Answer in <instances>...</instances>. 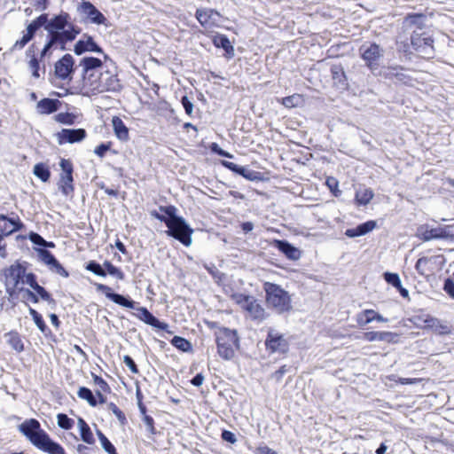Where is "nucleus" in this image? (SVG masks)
I'll use <instances>...</instances> for the list:
<instances>
[{
    "mask_svg": "<svg viewBox=\"0 0 454 454\" xmlns=\"http://www.w3.org/2000/svg\"><path fill=\"white\" fill-rule=\"evenodd\" d=\"M12 298L10 297L6 291L4 292L3 289H0V312L9 307Z\"/></svg>",
    "mask_w": 454,
    "mask_h": 454,
    "instance_id": "52",
    "label": "nucleus"
},
{
    "mask_svg": "<svg viewBox=\"0 0 454 454\" xmlns=\"http://www.w3.org/2000/svg\"><path fill=\"white\" fill-rule=\"evenodd\" d=\"M19 431L37 450L47 454H67L64 447L53 441L49 434L43 430L36 419H28L18 427Z\"/></svg>",
    "mask_w": 454,
    "mask_h": 454,
    "instance_id": "2",
    "label": "nucleus"
},
{
    "mask_svg": "<svg viewBox=\"0 0 454 454\" xmlns=\"http://www.w3.org/2000/svg\"><path fill=\"white\" fill-rule=\"evenodd\" d=\"M30 240L35 244V245H38V246H45L47 245V241L39 234L37 233H32L30 235Z\"/></svg>",
    "mask_w": 454,
    "mask_h": 454,
    "instance_id": "62",
    "label": "nucleus"
},
{
    "mask_svg": "<svg viewBox=\"0 0 454 454\" xmlns=\"http://www.w3.org/2000/svg\"><path fill=\"white\" fill-rule=\"evenodd\" d=\"M373 309H364L356 316V322L360 326H364L373 321Z\"/></svg>",
    "mask_w": 454,
    "mask_h": 454,
    "instance_id": "44",
    "label": "nucleus"
},
{
    "mask_svg": "<svg viewBox=\"0 0 454 454\" xmlns=\"http://www.w3.org/2000/svg\"><path fill=\"white\" fill-rule=\"evenodd\" d=\"M29 314L32 317V318H33L35 324L36 325V326L38 327V329L43 333H44L46 336L48 335V333H51V330L49 329V327L45 324L42 315L37 310H35V309L30 308L29 309Z\"/></svg>",
    "mask_w": 454,
    "mask_h": 454,
    "instance_id": "36",
    "label": "nucleus"
},
{
    "mask_svg": "<svg viewBox=\"0 0 454 454\" xmlns=\"http://www.w3.org/2000/svg\"><path fill=\"white\" fill-rule=\"evenodd\" d=\"M159 209L163 214L153 210L151 212V215L166 224L168 236L173 237L184 246H189L192 243L193 231L181 216L176 215V207L173 205L160 206Z\"/></svg>",
    "mask_w": 454,
    "mask_h": 454,
    "instance_id": "3",
    "label": "nucleus"
},
{
    "mask_svg": "<svg viewBox=\"0 0 454 454\" xmlns=\"http://www.w3.org/2000/svg\"><path fill=\"white\" fill-rule=\"evenodd\" d=\"M256 454H277V452L267 446H262L257 448Z\"/></svg>",
    "mask_w": 454,
    "mask_h": 454,
    "instance_id": "64",
    "label": "nucleus"
},
{
    "mask_svg": "<svg viewBox=\"0 0 454 454\" xmlns=\"http://www.w3.org/2000/svg\"><path fill=\"white\" fill-rule=\"evenodd\" d=\"M85 269L89 271L93 272L94 274H96L98 276H100V277L106 276V271L101 267V265L99 263H98L95 261L89 262L86 264Z\"/></svg>",
    "mask_w": 454,
    "mask_h": 454,
    "instance_id": "49",
    "label": "nucleus"
},
{
    "mask_svg": "<svg viewBox=\"0 0 454 454\" xmlns=\"http://www.w3.org/2000/svg\"><path fill=\"white\" fill-rule=\"evenodd\" d=\"M77 11L81 14H83L93 24H106V18L105 15L89 1L82 0L78 4Z\"/></svg>",
    "mask_w": 454,
    "mask_h": 454,
    "instance_id": "14",
    "label": "nucleus"
},
{
    "mask_svg": "<svg viewBox=\"0 0 454 454\" xmlns=\"http://www.w3.org/2000/svg\"><path fill=\"white\" fill-rule=\"evenodd\" d=\"M181 103L185 110V113L188 114V115H191L192 113V108H193V106H192V103L189 100V98H187V96H184L181 99Z\"/></svg>",
    "mask_w": 454,
    "mask_h": 454,
    "instance_id": "61",
    "label": "nucleus"
},
{
    "mask_svg": "<svg viewBox=\"0 0 454 454\" xmlns=\"http://www.w3.org/2000/svg\"><path fill=\"white\" fill-rule=\"evenodd\" d=\"M274 245L288 259L298 260L301 257V251L287 241L275 240Z\"/></svg>",
    "mask_w": 454,
    "mask_h": 454,
    "instance_id": "26",
    "label": "nucleus"
},
{
    "mask_svg": "<svg viewBox=\"0 0 454 454\" xmlns=\"http://www.w3.org/2000/svg\"><path fill=\"white\" fill-rule=\"evenodd\" d=\"M87 136L84 129H63L58 133V142L59 145L67 143L74 144L82 141Z\"/></svg>",
    "mask_w": 454,
    "mask_h": 454,
    "instance_id": "16",
    "label": "nucleus"
},
{
    "mask_svg": "<svg viewBox=\"0 0 454 454\" xmlns=\"http://www.w3.org/2000/svg\"><path fill=\"white\" fill-rule=\"evenodd\" d=\"M6 343L18 354L25 350V344L22 335L17 330H11L4 333Z\"/></svg>",
    "mask_w": 454,
    "mask_h": 454,
    "instance_id": "24",
    "label": "nucleus"
},
{
    "mask_svg": "<svg viewBox=\"0 0 454 454\" xmlns=\"http://www.w3.org/2000/svg\"><path fill=\"white\" fill-rule=\"evenodd\" d=\"M268 349L272 352L284 353L287 350L288 344L285 337L275 330H270L266 340Z\"/></svg>",
    "mask_w": 454,
    "mask_h": 454,
    "instance_id": "19",
    "label": "nucleus"
},
{
    "mask_svg": "<svg viewBox=\"0 0 454 454\" xmlns=\"http://www.w3.org/2000/svg\"><path fill=\"white\" fill-rule=\"evenodd\" d=\"M222 438H223V441H225L227 442H230V443H232V444L237 442L236 435L232 432L228 431V430L223 431Z\"/></svg>",
    "mask_w": 454,
    "mask_h": 454,
    "instance_id": "60",
    "label": "nucleus"
},
{
    "mask_svg": "<svg viewBox=\"0 0 454 454\" xmlns=\"http://www.w3.org/2000/svg\"><path fill=\"white\" fill-rule=\"evenodd\" d=\"M23 223L19 217L16 219L9 218L4 215H0V243L4 238L12 235V233L21 230ZM7 254L5 245L0 244V256L5 257Z\"/></svg>",
    "mask_w": 454,
    "mask_h": 454,
    "instance_id": "9",
    "label": "nucleus"
},
{
    "mask_svg": "<svg viewBox=\"0 0 454 454\" xmlns=\"http://www.w3.org/2000/svg\"><path fill=\"white\" fill-rule=\"evenodd\" d=\"M50 20H48V14L43 13L35 19L27 27L26 33L23 34L22 37L16 41L13 44L14 50H21L35 36L36 31L43 26H46Z\"/></svg>",
    "mask_w": 454,
    "mask_h": 454,
    "instance_id": "10",
    "label": "nucleus"
},
{
    "mask_svg": "<svg viewBox=\"0 0 454 454\" xmlns=\"http://www.w3.org/2000/svg\"><path fill=\"white\" fill-rule=\"evenodd\" d=\"M91 377L94 384L99 387V390H97L94 395L90 388L81 387L77 391V395L79 398L85 400L91 407H96L98 404L106 403V395L111 393V387L101 376L91 373Z\"/></svg>",
    "mask_w": 454,
    "mask_h": 454,
    "instance_id": "8",
    "label": "nucleus"
},
{
    "mask_svg": "<svg viewBox=\"0 0 454 454\" xmlns=\"http://www.w3.org/2000/svg\"><path fill=\"white\" fill-rule=\"evenodd\" d=\"M27 270V262L15 261L9 267L4 270V277L6 286L11 287L6 288L7 294L10 297H17L20 294L25 292L24 278Z\"/></svg>",
    "mask_w": 454,
    "mask_h": 454,
    "instance_id": "5",
    "label": "nucleus"
},
{
    "mask_svg": "<svg viewBox=\"0 0 454 454\" xmlns=\"http://www.w3.org/2000/svg\"><path fill=\"white\" fill-rule=\"evenodd\" d=\"M144 422L147 427V430L152 434H156V428H155V426H154V419L153 417L149 416V415H145L144 416Z\"/></svg>",
    "mask_w": 454,
    "mask_h": 454,
    "instance_id": "59",
    "label": "nucleus"
},
{
    "mask_svg": "<svg viewBox=\"0 0 454 454\" xmlns=\"http://www.w3.org/2000/svg\"><path fill=\"white\" fill-rule=\"evenodd\" d=\"M230 296L245 311H247V309L250 306V303L254 299V297L250 296V295H245L242 294H235V293H231Z\"/></svg>",
    "mask_w": 454,
    "mask_h": 454,
    "instance_id": "37",
    "label": "nucleus"
},
{
    "mask_svg": "<svg viewBox=\"0 0 454 454\" xmlns=\"http://www.w3.org/2000/svg\"><path fill=\"white\" fill-rule=\"evenodd\" d=\"M325 184L330 189V191L334 194V196H339L340 194V191L338 189L339 182L334 177H327L325 181Z\"/></svg>",
    "mask_w": 454,
    "mask_h": 454,
    "instance_id": "53",
    "label": "nucleus"
},
{
    "mask_svg": "<svg viewBox=\"0 0 454 454\" xmlns=\"http://www.w3.org/2000/svg\"><path fill=\"white\" fill-rule=\"evenodd\" d=\"M45 29L47 40L43 49L33 43L26 51L27 64L35 78L40 77L41 70L45 73V60L51 58L54 51H67V44L74 42L82 32L81 27L74 24L71 15L65 11L54 15Z\"/></svg>",
    "mask_w": 454,
    "mask_h": 454,
    "instance_id": "1",
    "label": "nucleus"
},
{
    "mask_svg": "<svg viewBox=\"0 0 454 454\" xmlns=\"http://www.w3.org/2000/svg\"><path fill=\"white\" fill-rule=\"evenodd\" d=\"M135 316L139 320L155 328L160 330H166L168 328V325L166 323L160 322L145 307L137 308Z\"/></svg>",
    "mask_w": 454,
    "mask_h": 454,
    "instance_id": "22",
    "label": "nucleus"
},
{
    "mask_svg": "<svg viewBox=\"0 0 454 454\" xmlns=\"http://www.w3.org/2000/svg\"><path fill=\"white\" fill-rule=\"evenodd\" d=\"M443 289L454 299V271L453 274L445 280Z\"/></svg>",
    "mask_w": 454,
    "mask_h": 454,
    "instance_id": "54",
    "label": "nucleus"
},
{
    "mask_svg": "<svg viewBox=\"0 0 454 454\" xmlns=\"http://www.w3.org/2000/svg\"><path fill=\"white\" fill-rule=\"evenodd\" d=\"M170 343L177 349L187 352L192 349V344L186 339L180 336H174Z\"/></svg>",
    "mask_w": 454,
    "mask_h": 454,
    "instance_id": "41",
    "label": "nucleus"
},
{
    "mask_svg": "<svg viewBox=\"0 0 454 454\" xmlns=\"http://www.w3.org/2000/svg\"><path fill=\"white\" fill-rule=\"evenodd\" d=\"M28 285L32 289L35 288L39 284L37 282V277L33 272L26 271V277L24 278V285Z\"/></svg>",
    "mask_w": 454,
    "mask_h": 454,
    "instance_id": "55",
    "label": "nucleus"
},
{
    "mask_svg": "<svg viewBox=\"0 0 454 454\" xmlns=\"http://www.w3.org/2000/svg\"><path fill=\"white\" fill-rule=\"evenodd\" d=\"M107 409L115 415L121 426H126L128 424L125 413L114 403H109L107 404Z\"/></svg>",
    "mask_w": 454,
    "mask_h": 454,
    "instance_id": "42",
    "label": "nucleus"
},
{
    "mask_svg": "<svg viewBox=\"0 0 454 454\" xmlns=\"http://www.w3.org/2000/svg\"><path fill=\"white\" fill-rule=\"evenodd\" d=\"M112 142L107 143H102L98 145L95 150L94 153L100 158L105 157L106 152L111 148Z\"/></svg>",
    "mask_w": 454,
    "mask_h": 454,
    "instance_id": "56",
    "label": "nucleus"
},
{
    "mask_svg": "<svg viewBox=\"0 0 454 454\" xmlns=\"http://www.w3.org/2000/svg\"><path fill=\"white\" fill-rule=\"evenodd\" d=\"M58 426L64 430H70L74 425V419H70L65 413H59L57 415Z\"/></svg>",
    "mask_w": 454,
    "mask_h": 454,
    "instance_id": "43",
    "label": "nucleus"
},
{
    "mask_svg": "<svg viewBox=\"0 0 454 454\" xmlns=\"http://www.w3.org/2000/svg\"><path fill=\"white\" fill-rule=\"evenodd\" d=\"M76 55H82L84 52H98L102 53V48L94 41L93 37L88 34L82 35V39L78 40L74 47Z\"/></svg>",
    "mask_w": 454,
    "mask_h": 454,
    "instance_id": "18",
    "label": "nucleus"
},
{
    "mask_svg": "<svg viewBox=\"0 0 454 454\" xmlns=\"http://www.w3.org/2000/svg\"><path fill=\"white\" fill-rule=\"evenodd\" d=\"M35 291L32 292L29 289L25 290V294L29 300L33 303H38L39 300H43L48 304L55 306L56 300L52 297V295L42 286L38 285L35 288L33 289Z\"/></svg>",
    "mask_w": 454,
    "mask_h": 454,
    "instance_id": "20",
    "label": "nucleus"
},
{
    "mask_svg": "<svg viewBox=\"0 0 454 454\" xmlns=\"http://www.w3.org/2000/svg\"><path fill=\"white\" fill-rule=\"evenodd\" d=\"M212 151H214L215 153H216L217 154L221 155V156H224V157H228V158H232V155L230 154L229 153L223 151L222 148L219 147V145L215 143H213L212 144Z\"/></svg>",
    "mask_w": 454,
    "mask_h": 454,
    "instance_id": "63",
    "label": "nucleus"
},
{
    "mask_svg": "<svg viewBox=\"0 0 454 454\" xmlns=\"http://www.w3.org/2000/svg\"><path fill=\"white\" fill-rule=\"evenodd\" d=\"M213 43L215 47L223 48L224 50L227 58H231L234 56L233 46L231 45L230 40L225 35H215L213 38Z\"/></svg>",
    "mask_w": 454,
    "mask_h": 454,
    "instance_id": "31",
    "label": "nucleus"
},
{
    "mask_svg": "<svg viewBox=\"0 0 454 454\" xmlns=\"http://www.w3.org/2000/svg\"><path fill=\"white\" fill-rule=\"evenodd\" d=\"M237 174L242 176L249 181H255L260 179V173L248 169L245 167L239 166Z\"/></svg>",
    "mask_w": 454,
    "mask_h": 454,
    "instance_id": "47",
    "label": "nucleus"
},
{
    "mask_svg": "<svg viewBox=\"0 0 454 454\" xmlns=\"http://www.w3.org/2000/svg\"><path fill=\"white\" fill-rule=\"evenodd\" d=\"M74 177H59L58 186L63 195L68 197L74 194Z\"/></svg>",
    "mask_w": 454,
    "mask_h": 454,
    "instance_id": "33",
    "label": "nucleus"
},
{
    "mask_svg": "<svg viewBox=\"0 0 454 454\" xmlns=\"http://www.w3.org/2000/svg\"><path fill=\"white\" fill-rule=\"evenodd\" d=\"M112 125L116 137L123 142L129 139V131L124 121L119 116L112 118Z\"/></svg>",
    "mask_w": 454,
    "mask_h": 454,
    "instance_id": "27",
    "label": "nucleus"
},
{
    "mask_svg": "<svg viewBox=\"0 0 454 454\" xmlns=\"http://www.w3.org/2000/svg\"><path fill=\"white\" fill-rule=\"evenodd\" d=\"M384 279L389 285H392L393 286H395L396 288H401V280H400L399 276L396 273L386 272L384 274Z\"/></svg>",
    "mask_w": 454,
    "mask_h": 454,
    "instance_id": "51",
    "label": "nucleus"
},
{
    "mask_svg": "<svg viewBox=\"0 0 454 454\" xmlns=\"http://www.w3.org/2000/svg\"><path fill=\"white\" fill-rule=\"evenodd\" d=\"M81 66L83 67L84 82L87 84V79L89 78L90 74L94 73V78L98 76L99 73H98L97 68L101 67L103 66V62L101 59L95 57H85L81 60Z\"/></svg>",
    "mask_w": 454,
    "mask_h": 454,
    "instance_id": "25",
    "label": "nucleus"
},
{
    "mask_svg": "<svg viewBox=\"0 0 454 454\" xmlns=\"http://www.w3.org/2000/svg\"><path fill=\"white\" fill-rule=\"evenodd\" d=\"M374 197V192L372 189L361 186L356 191L355 203L356 206H366Z\"/></svg>",
    "mask_w": 454,
    "mask_h": 454,
    "instance_id": "30",
    "label": "nucleus"
},
{
    "mask_svg": "<svg viewBox=\"0 0 454 454\" xmlns=\"http://www.w3.org/2000/svg\"><path fill=\"white\" fill-rule=\"evenodd\" d=\"M247 313L253 319L262 320L265 317L264 309L255 299L250 303Z\"/></svg>",
    "mask_w": 454,
    "mask_h": 454,
    "instance_id": "35",
    "label": "nucleus"
},
{
    "mask_svg": "<svg viewBox=\"0 0 454 454\" xmlns=\"http://www.w3.org/2000/svg\"><path fill=\"white\" fill-rule=\"evenodd\" d=\"M301 101L302 98L300 94H294L292 96L286 97L281 99L282 105L288 108L298 106L301 103Z\"/></svg>",
    "mask_w": 454,
    "mask_h": 454,
    "instance_id": "46",
    "label": "nucleus"
},
{
    "mask_svg": "<svg viewBox=\"0 0 454 454\" xmlns=\"http://www.w3.org/2000/svg\"><path fill=\"white\" fill-rule=\"evenodd\" d=\"M103 449L108 453V454H118L115 447L114 444L109 441V439L106 437L103 441L100 442Z\"/></svg>",
    "mask_w": 454,
    "mask_h": 454,
    "instance_id": "58",
    "label": "nucleus"
},
{
    "mask_svg": "<svg viewBox=\"0 0 454 454\" xmlns=\"http://www.w3.org/2000/svg\"><path fill=\"white\" fill-rule=\"evenodd\" d=\"M215 334L220 356L226 360L231 359L239 347V340L236 330L217 327Z\"/></svg>",
    "mask_w": 454,
    "mask_h": 454,
    "instance_id": "6",
    "label": "nucleus"
},
{
    "mask_svg": "<svg viewBox=\"0 0 454 454\" xmlns=\"http://www.w3.org/2000/svg\"><path fill=\"white\" fill-rule=\"evenodd\" d=\"M123 363L129 368L132 373L137 374L139 372L138 367L131 356L128 355L124 356Z\"/></svg>",
    "mask_w": 454,
    "mask_h": 454,
    "instance_id": "57",
    "label": "nucleus"
},
{
    "mask_svg": "<svg viewBox=\"0 0 454 454\" xmlns=\"http://www.w3.org/2000/svg\"><path fill=\"white\" fill-rule=\"evenodd\" d=\"M77 425L80 431V436L82 442L89 445H93L96 442L94 434L89 424L82 418H78Z\"/></svg>",
    "mask_w": 454,
    "mask_h": 454,
    "instance_id": "29",
    "label": "nucleus"
},
{
    "mask_svg": "<svg viewBox=\"0 0 454 454\" xmlns=\"http://www.w3.org/2000/svg\"><path fill=\"white\" fill-rule=\"evenodd\" d=\"M443 258L441 255L425 256L419 258L416 263V270L422 276H429L441 269Z\"/></svg>",
    "mask_w": 454,
    "mask_h": 454,
    "instance_id": "12",
    "label": "nucleus"
},
{
    "mask_svg": "<svg viewBox=\"0 0 454 454\" xmlns=\"http://www.w3.org/2000/svg\"><path fill=\"white\" fill-rule=\"evenodd\" d=\"M377 226L376 221L370 220L367 221L362 224H359L356 228L353 229H348L345 232V234L349 238H356L364 236L372 231H373Z\"/></svg>",
    "mask_w": 454,
    "mask_h": 454,
    "instance_id": "28",
    "label": "nucleus"
},
{
    "mask_svg": "<svg viewBox=\"0 0 454 454\" xmlns=\"http://www.w3.org/2000/svg\"><path fill=\"white\" fill-rule=\"evenodd\" d=\"M439 226L433 228L425 224L418 229V236L424 241L439 239Z\"/></svg>",
    "mask_w": 454,
    "mask_h": 454,
    "instance_id": "32",
    "label": "nucleus"
},
{
    "mask_svg": "<svg viewBox=\"0 0 454 454\" xmlns=\"http://www.w3.org/2000/svg\"><path fill=\"white\" fill-rule=\"evenodd\" d=\"M433 42L431 36L426 32L416 31L411 36V44L415 50L427 58H430L434 53Z\"/></svg>",
    "mask_w": 454,
    "mask_h": 454,
    "instance_id": "11",
    "label": "nucleus"
},
{
    "mask_svg": "<svg viewBox=\"0 0 454 454\" xmlns=\"http://www.w3.org/2000/svg\"><path fill=\"white\" fill-rule=\"evenodd\" d=\"M54 120L61 124L73 125L77 120V116L73 113H59L54 116Z\"/></svg>",
    "mask_w": 454,
    "mask_h": 454,
    "instance_id": "40",
    "label": "nucleus"
},
{
    "mask_svg": "<svg viewBox=\"0 0 454 454\" xmlns=\"http://www.w3.org/2000/svg\"><path fill=\"white\" fill-rule=\"evenodd\" d=\"M33 173L43 183L49 182L51 175L49 166L43 162L35 164L33 168Z\"/></svg>",
    "mask_w": 454,
    "mask_h": 454,
    "instance_id": "34",
    "label": "nucleus"
},
{
    "mask_svg": "<svg viewBox=\"0 0 454 454\" xmlns=\"http://www.w3.org/2000/svg\"><path fill=\"white\" fill-rule=\"evenodd\" d=\"M47 267L49 268L50 270L57 273L58 275L63 278L69 277L68 271L62 266V264L57 259L53 262V263Z\"/></svg>",
    "mask_w": 454,
    "mask_h": 454,
    "instance_id": "50",
    "label": "nucleus"
},
{
    "mask_svg": "<svg viewBox=\"0 0 454 454\" xmlns=\"http://www.w3.org/2000/svg\"><path fill=\"white\" fill-rule=\"evenodd\" d=\"M74 72V59L70 54H65L55 63V75L60 80L70 78Z\"/></svg>",
    "mask_w": 454,
    "mask_h": 454,
    "instance_id": "17",
    "label": "nucleus"
},
{
    "mask_svg": "<svg viewBox=\"0 0 454 454\" xmlns=\"http://www.w3.org/2000/svg\"><path fill=\"white\" fill-rule=\"evenodd\" d=\"M61 173L59 177H74V164L69 159H61L59 161Z\"/></svg>",
    "mask_w": 454,
    "mask_h": 454,
    "instance_id": "38",
    "label": "nucleus"
},
{
    "mask_svg": "<svg viewBox=\"0 0 454 454\" xmlns=\"http://www.w3.org/2000/svg\"><path fill=\"white\" fill-rule=\"evenodd\" d=\"M399 335L392 332H367L364 334L367 341H383L387 343H396Z\"/></svg>",
    "mask_w": 454,
    "mask_h": 454,
    "instance_id": "23",
    "label": "nucleus"
},
{
    "mask_svg": "<svg viewBox=\"0 0 454 454\" xmlns=\"http://www.w3.org/2000/svg\"><path fill=\"white\" fill-rule=\"evenodd\" d=\"M62 103L56 98H44L36 103V112L41 115L51 114L61 107Z\"/></svg>",
    "mask_w": 454,
    "mask_h": 454,
    "instance_id": "21",
    "label": "nucleus"
},
{
    "mask_svg": "<svg viewBox=\"0 0 454 454\" xmlns=\"http://www.w3.org/2000/svg\"><path fill=\"white\" fill-rule=\"evenodd\" d=\"M96 289L98 292L103 293L106 298L113 301L116 304L128 308V309H134L135 307V301L132 300H129L122 296L121 294H115L113 292V289L104 284L96 283L95 284Z\"/></svg>",
    "mask_w": 454,
    "mask_h": 454,
    "instance_id": "15",
    "label": "nucleus"
},
{
    "mask_svg": "<svg viewBox=\"0 0 454 454\" xmlns=\"http://www.w3.org/2000/svg\"><path fill=\"white\" fill-rule=\"evenodd\" d=\"M266 294V302L269 308L281 314L292 310V299L287 291L280 286L270 282L263 284Z\"/></svg>",
    "mask_w": 454,
    "mask_h": 454,
    "instance_id": "4",
    "label": "nucleus"
},
{
    "mask_svg": "<svg viewBox=\"0 0 454 454\" xmlns=\"http://www.w3.org/2000/svg\"><path fill=\"white\" fill-rule=\"evenodd\" d=\"M94 76L95 74L91 73L87 79V86H89L92 91L98 93L105 91L118 92L122 89L121 82L117 74H114L109 70L100 72L95 78Z\"/></svg>",
    "mask_w": 454,
    "mask_h": 454,
    "instance_id": "7",
    "label": "nucleus"
},
{
    "mask_svg": "<svg viewBox=\"0 0 454 454\" xmlns=\"http://www.w3.org/2000/svg\"><path fill=\"white\" fill-rule=\"evenodd\" d=\"M103 266L108 274L117 278L120 280L124 279V273L119 268L114 266L111 262L105 261Z\"/></svg>",
    "mask_w": 454,
    "mask_h": 454,
    "instance_id": "45",
    "label": "nucleus"
},
{
    "mask_svg": "<svg viewBox=\"0 0 454 454\" xmlns=\"http://www.w3.org/2000/svg\"><path fill=\"white\" fill-rule=\"evenodd\" d=\"M439 239L454 241V223L448 225H439Z\"/></svg>",
    "mask_w": 454,
    "mask_h": 454,
    "instance_id": "39",
    "label": "nucleus"
},
{
    "mask_svg": "<svg viewBox=\"0 0 454 454\" xmlns=\"http://www.w3.org/2000/svg\"><path fill=\"white\" fill-rule=\"evenodd\" d=\"M362 59L370 69L374 70L379 66V61L383 56V51L376 43L364 44L360 48Z\"/></svg>",
    "mask_w": 454,
    "mask_h": 454,
    "instance_id": "13",
    "label": "nucleus"
},
{
    "mask_svg": "<svg viewBox=\"0 0 454 454\" xmlns=\"http://www.w3.org/2000/svg\"><path fill=\"white\" fill-rule=\"evenodd\" d=\"M39 259L45 265L49 266L56 260V257L47 249L40 248L37 250Z\"/></svg>",
    "mask_w": 454,
    "mask_h": 454,
    "instance_id": "48",
    "label": "nucleus"
}]
</instances>
